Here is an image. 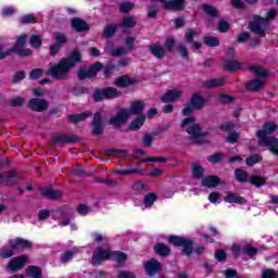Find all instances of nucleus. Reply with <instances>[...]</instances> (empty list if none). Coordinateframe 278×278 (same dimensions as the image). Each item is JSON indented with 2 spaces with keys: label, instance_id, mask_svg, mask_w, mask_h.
Returning <instances> with one entry per match:
<instances>
[{
  "label": "nucleus",
  "instance_id": "nucleus-1",
  "mask_svg": "<svg viewBox=\"0 0 278 278\" xmlns=\"http://www.w3.org/2000/svg\"><path fill=\"white\" fill-rule=\"evenodd\" d=\"M81 64V53L78 50L72 51L67 58L61 59L50 67V75L59 81L71 79V70Z\"/></svg>",
  "mask_w": 278,
  "mask_h": 278
},
{
  "label": "nucleus",
  "instance_id": "nucleus-2",
  "mask_svg": "<svg viewBox=\"0 0 278 278\" xmlns=\"http://www.w3.org/2000/svg\"><path fill=\"white\" fill-rule=\"evenodd\" d=\"M277 129V123L268 122L256 132L258 147H265L268 151L274 153V155H278V138L271 137V134H275Z\"/></svg>",
  "mask_w": 278,
  "mask_h": 278
},
{
  "label": "nucleus",
  "instance_id": "nucleus-3",
  "mask_svg": "<svg viewBox=\"0 0 278 278\" xmlns=\"http://www.w3.org/2000/svg\"><path fill=\"white\" fill-rule=\"evenodd\" d=\"M194 123H197V117L189 116L181 122L180 127L181 129H186L191 144H207V142H210L207 140L208 132L204 131L203 127Z\"/></svg>",
  "mask_w": 278,
  "mask_h": 278
},
{
  "label": "nucleus",
  "instance_id": "nucleus-4",
  "mask_svg": "<svg viewBox=\"0 0 278 278\" xmlns=\"http://www.w3.org/2000/svg\"><path fill=\"white\" fill-rule=\"evenodd\" d=\"M203 108H205V98H203V96H201L200 93L195 92L191 96L190 101L182 109V115L190 116L192 112H199L203 110Z\"/></svg>",
  "mask_w": 278,
  "mask_h": 278
},
{
  "label": "nucleus",
  "instance_id": "nucleus-5",
  "mask_svg": "<svg viewBox=\"0 0 278 278\" xmlns=\"http://www.w3.org/2000/svg\"><path fill=\"white\" fill-rule=\"evenodd\" d=\"M168 242L174 247H181L182 253L187 257H190L192 253H194V242L191 239L179 236H172L169 237Z\"/></svg>",
  "mask_w": 278,
  "mask_h": 278
},
{
  "label": "nucleus",
  "instance_id": "nucleus-6",
  "mask_svg": "<svg viewBox=\"0 0 278 278\" xmlns=\"http://www.w3.org/2000/svg\"><path fill=\"white\" fill-rule=\"evenodd\" d=\"M249 29L252 34H256L260 38L266 37V29H268V20L260 15H255L254 20L249 23Z\"/></svg>",
  "mask_w": 278,
  "mask_h": 278
},
{
  "label": "nucleus",
  "instance_id": "nucleus-7",
  "mask_svg": "<svg viewBox=\"0 0 278 278\" xmlns=\"http://www.w3.org/2000/svg\"><path fill=\"white\" fill-rule=\"evenodd\" d=\"M26 43L27 35H21L13 45V48L9 49V51H11V55L16 53L20 58H29V55H31V50L29 48L24 49Z\"/></svg>",
  "mask_w": 278,
  "mask_h": 278
},
{
  "label": "nucleus",
  "instance_id": "nucleus-8",
  "mask_svg": "<svg viewBox=\"0 0 278 278\" xmlns=\"http://www.w3.org/2000/svg\"><path fill=\"white\" fill-rule=\"evenodd\" d=\"M103 68V64L101 62H97L96 64L91 65L88 70L86 66H83L78 70L77 77L79 81H84L85 79L97 77V73Z\"/></svg>",
  "mask_w": 278,
  "mask_h": 278
},
{
  "label": "nucleus",
  "instance_id": "nucleus-9",
  "mask_svg": "<svg viewBox=\"0 0 278 278\" xmlns=\"http://www.w3.org/2000/svg\"><path fill=\"white\" fill-rule=\"evenodd\" d=\"M90 128L93 136H103L105 124L103 123V115L101 114V112H97L93 114V118L90 123Z\"/></svg>",
  "mask_w": 278,
  "mask_h": 278
},
{
  "label": "nucleus",
  "instance_id": "nucleus-10",
  "mask_svg": "<svg viewBox=\"0 0 278 278\" xmlns=\"http://www.w3.org/2000/svg\"><path fill=\"white\" fill-rule=\"evenodd\" d=\"M112 260V251L97 248L92 254L91 264L92 266H99L101 262Z\"/></svg>",
  "mask_w": 278,
  "mask_h": 278
},
{
  "label": "nucleus",
  "instance_id": "nucleus-11",
  "mask_svg": "<svg viewBox=\"0 0 278 278\" xmlns=\"http://www.w3.org/2000/svg\"><path fill=\"white\" fill-rule=\"evenodd\" d=\"M28 108L33 112H47L49 110V101L40 98H33L28 102Z\"/></svg>",
  "mask_w": 278,
  "mask_h": 278
},
{
  "label": "nucleus",
  "instance_id": "nucleus-12",
  "mask_svg": "<svg viewBox=\"0 0 278 278\" xmlns=\"http://www.w3.org/2000/svg\"><path fill=\"white\" fill-rule=\"evenodd\" d=\"M129 118V113L127 110H121L115 116L110 118V125L112 127H115V129H118L119 127H123L127 123V119Z\"/></svg>",
  "mask_w": 278,
  "mask_h": 278
},
{
  "label": "nucleus",
  "instance_id": "nucleus-13",
  "mask_svg": "<svg viewBox=\"0 0 278 278\" xmlns=\"http://www.w3.org/2000/svg\"><path fill=\"white\" fill-rule=\"evenodd\" d=\"M143 268L148 277H153V275H157V273H162V263H159V261L155 258H151L143 264Z\"/></svg>",
  "mask_w": 278,
  "mask_h": 278
},
{
  "label": "nucleus",
  "instance_id": "nucleus-14",
  "mask_svg": "<svg viewBox=\"0 0 278 278\" xmlns=\"http://www.w3.org/2000/svg\"><path fill=\"white\" fill-rule=\"evenodd\" d=\"M104 52L106 55H111V58H121V55H127L128 51L127 48L114 47V43L112 41H109L104 47Z\"/></svg>",
  "mask_w": 278,
  "mask_h": 278
},
{
  "label": "nucleus",
  "instance_id": "nucleus-15",
  "mask_svg": "<svg viewBox=\"0 0 278 278\" xmlns=\"http://www.w3.org/2000/svg\"><path fill=\"white\" fill-rule=\"evenodd\" d=\"M27 262H29V258L26 255L14 257L9 262L8 268H10L12 273H16V270H21V268H24Z\"/></svg>",
  "mask_w": 278,
  "mask_h": 278
},
{
  "label": "nucleus",
  "instance_id": "nucleus-16",
  "mask_svg": "<svg viewBox=\"0 0 278 278\" xmlns=\"http://www.w3.org/2000/svg\"><path fill=\"white\" fill-rule=\"evenodd\" d=\"M9 244L13 251H25V249H31V241L23 238H16L9 241Z\"/></svg>",
  "mask_w": 278,
  "mask_h": 278
},
{
  "label": "nucleus",
  "instance_id": "nucleus-17",
  "mask_svg": "<svg viewBox=\"0 0 278 278\" xmlns=\"http://www.w3.org/2000/svg\"><path fill=\"white\" fill-rule=\"evenodd\" d=\"M136 84H138V80L129 77V75L118 76L114 81V86L117 88H129V86H136Z\"/></svg>",
  "mask_w": 278,
  "mask_h": 278
},
{
  "label": "nucleus",
  "instance_id": "nucleus-18",
  "mask_svg": "<svg viewBox=\"0 0 278 278\" xmlns=\"http://www.w3.org/2000/svg\"><path fill=\"white\" fill-rule=\"evenodd\" d=\"M186 7V0H168L164 4V10L169 12H181Z\"/></svg>",
  "mask_w": 278,
  "mask_h": 278
},
{
  "label": "nucleus",
  "instance_id": "nucleus-19",
  "mask_svg": "<svg viewBox=\"0 0 278 278\" xmlns=\"http://www.w3.org/2000/svg\"><path fill=\"white\" fill-rule=\"evenodd\" d=\"M71 25L75 31H90V26L88 25V22L81 20L80 17H74L71 22Z\"/></svg>",
  "mask_w": 278,
  "mask_h": 278
},
{
  "label": "nucleus",
  "instance_id": "nucleus-20",
  "mask_svg": "<svg viewBox=\"0 0 278 278\" xmlns=\"http://www.w3.org/2000/svg\"><path fill=\"white\" fill-rule=\"evenodd\" d=\"M181 94H184L181 90L172 89L161 98V101L163 103H174V101H177V99H181Z\"/></svg>",
  "mask_w": 278,
  "mask_h": 278
},
{
  "label": "nucleus",
  "instance_id": "nucleus-21",
  "mask_svg": "<svg viewBox=\"0 0 278 278\" xmlns=\"http://www.w3.org/2000/svg\"><path fill=\"white\" fill-rule=\"evenodd\" d=\"M149 51L154 58H156V60H163V58H166V49L160 43L149 46Z\"/></svg>",
  "mask_w": 278,
  "mask_h": 278
},
{
  "label": "nucleus",
  "instance_id": "nucleus-22",
  "mask_svg": "<svg viewBox=\"0 0 278 278\" xmlns=\"http://www.w3.org/2000/svg\"><path fill=\"white\" fill-rule=\"evenodd\" d=\"M42 197H46V199H62L64 197V193L60 190L53 189V187H46L41 189Z\"/></svg>",
  "mask_w": 278,
  "mask_h": 278
},
{
  "label": "nucleus",
  "instance_id": "nucleus-23",
  "mask_svg": "<svg viewBox=\"0 0 278 278\" xmlns=\"http://www.w3.org/2000/svg\"><path fill=\"white\" fill-rule=\"evenodd\" d=\"M78 141H79V138L75 136H53L52 137L53 144H64V143L71 144Z\"/></svg>",
  "mask_w": 278,
  "mask_h": 278
},
{
  "label": "nucleus",
  "instance_id": "nucleus-24",
  "mask_svg": "<svg viewBox=\"0 0 278 278\" xmlns=\"http://www.w3.org/2000/svg\"><path fill=\"white\" fill-rule=\"evenodd\" d=\"M143 111H144V103L142 101L138 100V101H135L131 103L127 113H128V116H129V114L137 116V115L142 114Z\"/></svg>",
  "mask_w": 278,
  "mask_h": 278
},
{
  "label": "nucleus",
  "instance_id": "nucleus-25",
  "mask_svg": "<svg viewBox=\"0 0 278 278\" xmlns=\"http://www.w3.org/2000/svg\"><path fill=\"white\" fill-rule=\"evenodd\" d=\"M153 249L154 253L161 257H168L170 255V248L164 243H156Z\"/></svg>",
  "mask_w": 278,
  "mask_h": 278
},
{
  "label": "nucleus",
  "instance_id": "nucleus-26",
  "mask_svg": "<svg viewBox=\"0 0 278 278\" xmlns=\"http://www.w3.org/2000/svg\"><path fill=\"white\" fill-rule=\"evenodd\" d=\"M220 184V177L218 176H206L202 179V186L205 188H216Z\"/></svg>",
  "mask_w": 278,
  "mask_h": 278
},
{
  "label": "nucleus",
  "instance_id": "nucleus-27",
  "mask_svg": "<svg viewBox=\"0 0 278 278\" xmlns=\"http://www.w3.org/2000/svg\"><path fill=\"white\" fill-rule=\"evenodd\" d=\"M224 201L226 203H237L238 205H244V203H247V199L236 193H228L226 197H224Z\"/></svg>",
  "mask_w": 278,
  "mask_h": 278
},
{
  "label": "nucleus",
  "instance_id": "nucleus-28",
  "mask_svg": "<svg viewBox=\"0 0 278 278\" xmlns=\"http://www.w3.org/2000/svg\"><path fill=\"white\" fill-rule=\"evenodd\" d=\"M26 275L30 278H42V269L39 266H28L26 269Z\"/></svg>",
  "mask_w": 278,
  "mask_h": 278
},
{
  "label": "nucleus",
  "instance_id": "nucleus-29",
  "mask_svg": "<svg viewBox=\"0 0 278 278\" xmlns=\"http://www.w3.org/2000/svg\"><path fill=\"white\" fill-rule=\"evenodd\" d=\"M92 116V113L90 112H83L80 114H76V115H68L67 118L70 121V123H81L84 121H86V118Z\"/></svg>",
  "mask_w": 278,
  "mask_h": 278
},
{
  "label": "nucleus",
  "instance_id": "nucleus-30",
  "mask_svg": "<svg viewBox=\"0 0 278 278\" xmlns=\"http://www.w3.org/2000/svg\"><path fill=\"white\" fill-rule=\"evenodd\" d=\"M202 10L207 16H211V18H218V9H216V7L204 3L202 4Z\"/></svg>",
  "mask_w": 278,
  "mask_h": 278
},
{
  "label": "nucleus",
  "instance_id": "nucleus-31",
  "mask_svg": "<svg viewBox=\"0 0 278 278\" xmlns=\"http://www.w3.org/2000/svg\"><path fill=\"white\" fill-rule=\"evenodd\" d=\"M264 87V81L260 79L251 80L245 85L247 90L250 92H257V90H261Z\"/></svg>",
  "mask_w": 278,
  "mask_h": 278
},
{
  "label": "nucleus",
  "instance_id": "nucleus-32",
  "mask_svg": "<svg viewBox=\"0 0 278 278\" xmlns=\"http://www.w3.org/2000/svg\"><path fill=\"white\" fill-rule=\"evenodd\" d=\"M147 117L144 115L138 116L135 121H132L128 127L130 131H138L142 125H144V121Z\"/></svg>",
  "mask_w": 278,
  "mask_h": 278
},
{
  "label": "nucleus",
  "instance_id": "nucleus-33",
  "mask_svg": "<svg viewBox=\"0 0 278 278\" xmlns=\"http://www.w3.org/2000/svg\"><path fill=\"white\" fill-rule=\"evenodd\" d=\"M225 84V78H213L204 81V88H220Z\"/></svg>",
  "mask_w": 278,
  "mask_h": 278
},
{
  "label": "nucleus",
  "instance_id": "nucleus-34",
  "mask_svg": "<svg viewBox=\"0 0 278 278\" xmlns=\"http://www.w3.org/2000/svg\"><path fill=\"white\" fill-rule=\"evenodd\" d=\"M106 99H118V97H123V92L118 91L114 87L104 88Z\"/></svg>",
  "mask_w": 278,
  "mask_h": 278
},
{
  "label": "nucleus",
  "instance_id": "nucleus-35",
  "mask_svg": "<svg viewBox=\"0 0 278 278\" xmlns=\"http://www.w3.org/2000/svg\"><path fill=\"white\" fill-rule=\"evenodd\" d=\"M235 177L237 181H240L241 184L249 181V173L244 172L242 168L235 170Z\"/></svg>",
  "mask_w": 278,
  "mask_h": 278
},
{
  "label": "nucleus",
  "instance_id": "nucleus-36",
  "mask_svg": "<svg viewBox=\"0 0 278 278\" xmlns=\"http://www.w3.org/2000/svg\"><path fill=\"white\" fill-rule=\"evenodd\" d=\"M224 67L227 71H240V68H242V64H240V62L235 60H227L225 61Z\"/></svg>",
  "mask_w": 278,
  "mask_h": 278
},
{
  "label": "nucleus",
  "instance_id": "nucleus-37",
  "mask_svg": "<svg viewBox=\"0 0 278 278\" xmlns=\"http://www.w3.org/2000/svg\"><path fill=\"white\" fill-rule=\"evenodd\" d=\"M119 27H126V28L136 27V18H134V16L131 15L125 16L119 23Z\"/></svg>",
  "mask_w": 278,
  "mask_h": 278
},
{
  "label": "nucleus",
  "instance_id": "nucleus-38",
  "mask_svg": "<svg viewBox=\"0 0 278 278\" xmlns=\"http://www.w3.org/2000/svg\"><path fill=\"white\" fill-rule=\"evenodd\" d=\"M105 99H108L105 93V88L104 89L97 88L93 92V101H96V103H101V101H105Z\"/></svg>",
  "mask_w": 278,
  "mask_h": 278
},
{
  "label": "nucleus",
  "instance_id": "nucleus-39",
  "mask_svg": "<svg viewBox=\"0 0 278 278\" xmlns=\"http://www.w3.org/2000/svg\"><path fill=\"white\" fill-rule=\"evenodd\" d=\"M29 45L33 49H40V47H42V38L39 35H31Z\"/></svg>",
  "mask_w": 278,
  "mask_h": 278
},
{
  "label": "nucleus",
  "instance_id": "nucleus-40",
  "mask_svg": "<svg viewBox=\"0 0 278 278\" xmlns=\"http://www.w3.org/2000/svg\"><path fill=\"white\" fill-rule=\"evenodd\" d=\"M252 186H256V188H262V186H266V179L261 176H251L249 179Z\"/></svg>",
  "mask_w": 278,
  "mask_h": 278
},
{
  "label": "nucleus",
  "instance_id": "nucleus-41",
  "mask_svg": "<svg viewBox=\"0 0 278 278\" xmlns=\"http://www.w3.org/2000/svg\"><path fill=\"white\" fill-rule=\"evenodd\" d=\"M53 38L56 40V45H61V47H64L68 42V37L62 33H53Z\"/></svg>",
  "mask_w": 278,
  "mask_h": 278
},
{
  "label": "nucleus",
  "instance_id": "nucleus-42",
  "mask_svg": "<svg viewBox=\"0 0 278 278\" xmlns=\"http://www.w3.org/2000/svg\"><path fill=\"white\" fill-rule=\"evenodd\" d=\"M155 139L154 135L146 132L142 137V146L146 148H151L153 147V140Z\"/></svg>",
  "mask_w": 278,
  "mask_h": 278
},
{
  "label": "nucleus",
  "instance_id": "nucleus-43",
  "mask_svg": "<svg viewBox=\"0 0 278 278\" xmlns=\"http://www.w3.org/2000/svg\"><path fill=\"white\" fill-rule=\"evenodd\" d=\"M203 167L200 164H193L191 168V173L194 179H201L203 177Z\"/></svg>",
  "mask_w": 278,
  "mask_h": 278
},
{
  "label": "nucleus",
  "instance_id": "nucleus-44",
  "mask_svg": "<svg viewBox=\"0 0 278 278\" xmlns=\"http://www.w3.org/2000/svg\"><path fill=\"white\" fill-rule=\"evenodd\" d=\"M250 72L253 73L256 77H267L268 76V72H266V70H264V67H260V66H251Z\"/></svg>",
  "mask_w": 278,
  "mask_h": 278
},
{
  "label": "nucleus",
  "instance_id": "nucleus-45",
  "mask_svg": "<svg viewBox=\"0 0 278 278\" xmlns=\"http://www.w3.org/2000/svg\"><path fill=\"white\" fill-rule=\"evenodd\" d=\"M115 257L118 264H123L127 261V254L121 251H113L111 252V258Z\"/></svg>",
  "mask_w": 278,
  "mask_h": 278
},
{
  "label": "nucleus",
  "instance_id": "nucleus-46",
  "mask_svg": "<svg viewBox=\"0 0 278 278\" xmlns=\"http://www.w3.org/2000/svg\"><path fill=\"white\" fill-rule=\"evenodd\" d=\"M203 40L206 47H218L220 45V40H218L216 37L205 36Z\"/></svg>",
  "mask_w": 278,
  "mask_h": 278
},
{
  "label": "nucleus",
  "instance_id": "nucleus-47",
  "mask_svg": "<svg viewBox=\"0 0 278 278\" xmlns=\"http://www.w3.org/2000/svg\"><path fill=\"white\" fill-rule=\"evenodd\" d=\"M14 177H16V172H9L5 179L2 180V184H4V186H16Z\"/></svg>",
  "mask_w": 278,
  "mask_h": 278
},
{
  "label": "nucleus",
  "instance_id": "nucleus-48",
  "mask_svg": "<svg viewBox=\"0 0 278 278\" xmlns=\"http://www.w3.org/2000/svg\"><path fill=\"white\" fill-rule=\"evenodd\" d=\"M258 162H262V156L260 154H252L245 160L247 166H255Z\"/></svg>",
  "mask_w": 278,
  "mask_h": 278
},
{
  "label": "nucleus",
  "instance_id": "nucleus-49",
  "mask_svg": "<svg viewBox=\"0 0 278 278\" xmlns=\"http://www.w3.org/2000/svg\"><path fill=\"white\" fill-rule=\"evenodd\" d=\"M76 212L80 216H86V215L90 214V212H92V208L86 204H78L76 207Z\"/></svg>",
  "mask_w": 278,
  "mask_h": 278
},
{
  "label": "nucleus",
  "instance_id": "nucleus-50",
  "mask_svg": "<svg viewBox=\"0 0 278 278\" xmlns=\"http://www.w3.org/2000/svg\"><path fill=\"white\" fill-rule=\"evenodd\" d=\"M114 34H116V26L115 25H108L103 33L102 36L103 38H112V36H114Z\"/></svg>",
  "mask_w": 278,
  "mask_h": 278
},
{
  "label": "nucleus",
  "instance_id": "nucleus-51",
  "mask_svg": "<svg viewBox=\"0 0 278 278\" xmlns=\"http://www.w3.org/2000/svg\"><path fill=\"white\" fill-rule=\"evenodd\" d=\"M134 8H136L134 2H124L119 5V12H122V14H127V12H131Z\"/></svg>",
  "mask_w": 278,
  "mask_h": 278
},
{
  "label": "nucleus",
  "instance_id": "nucleus-52",
  "mask_svg": "<svg viewBox=\"0 0 278 278\" xmlns=\"http://www.w3.org/2000/svg\"><path fill=\"white\" fill-rule=\"evenodd\" d=\"M155 201H157V195H155V193H149L143 199L146 207H151Z\"/></svg>",
  "mask_w": 278,
  "mask_h": 278
},
{
  "label": "nucleus",
  "instance_id": "nucleus-53",
  "mask_svg": "<svg viewBox=\"0 0 278 278\" xmlns=\"http://www.w3.org/2000/svg\"><path fill=\"white\" fill-rule=\"evenodd\" d=\"M116 175L126 176V175H142V172L137 168H130L125 170H115Z\"/></svg>",
  "mask_w": 278,
  "mask_h": 278
},
{
  "label": "nucleus",
  "instance_id": "nucleus-54",
  "mask_svg": "<svg viewBox=\"0 0 278 278\" xmlns=\"http://www.w3.org/2000/svg\"><path fill=\"white\" fill-rule=\"evenodd\" d=\"M14 251H16V250H13L12 248H11V249L2 248V249L0 250V257H1L2 260H8V258H10V257H13Z\"/></svg>",
  "mask_w": 278,
  "mask_h": 278
},
{
  "label": "nucleus",
  "instance_id": "nucleus-55",
  "mask_svg": "<svg viewBox=\"0 0 278 278\" xmlns=\"http://www.w3.org/2000/svg\"><path fill=\"white\" fill-rule=\"evenodd\" d=\"M223 157H225V154L218 152L213 155H210L207 160L208 162H211V164H218V162H223Z\"/></svg>",
  "mask_w": 278,
  "mask_h": 278
},
{
  "label": "nucleus",
  "instance_id": "nucleus-56",
  "mask_svg": "<svg viewBox=\"0 0 278 278\" xmlns=\"http://www.w3.org/2000/svg\"><path fill=\"white\" fill-rule=\"evenodd\" d=\"M242 253H244V255H257V249H255L254 247H251V244H245L242 250Z\"/></svg>",
  "mask_w": 278,
  "mask_h": 278
},
{
  "label": "nucleus",
  "instance_id": "nucleus-57",
  "mask_svg": "<svg viewBox=\"0 0 278 278\" xmlns=\"http://www.w3.org/2000/svg\"><path fill=\"white\" fill-rule=\"evenodd\" d=\"M240 138V134L233 131L230 132L227 137H226V142H228L229 144H236V142H238V139Z\"/></svg>",
  "mask_w": 278,
  "mask_h": 278
},
{
  "label": "nucleus",
  "instance_id": "nucleus-58",
  "mask_svg": "<svg viewBox=\"0 0 278 278\" xmlns=\"http://www.w3.org/2000/svg\"><path fill=\"white\" fill-rule=\"evenodd\" d=\"M135 42H136V38L131 36L126 37L125 45L127 47V51H134L136 49Z\"/></svg>",
  "mask_w": 278,
  "mask_h": 278
},
{
  "label": "nucleus",
  "instance_id": "nucleus-59",
  "mask_svg": "<svg viewBox=\"0 0 278 278\" xmlns=\"http://www.w3.org/2000/svg\"><path fill=\"white\" fill-rule=\"evenodd\" d=\"M42 75H45V72L42 71V68H35L30 72L29 77L30 79H40Z\"/></svg>",
  "mask_w": 278,
  "mask_h": 278
},
{
  "label": "nucleus",
  "instance_id": "nucleus-60",
  "mask_svg": "<svg viewBox=\"0 0 278 278\" xmlns=\"http://www.w3.org/2000/svg\"><path fill=\"white\" fill-rule=\"evenodd\" d=\"M215 260L217 262H225L227 260V252L225 250H216Z\"/></svg>",
  "mask_w": 278,
  "mask_h": 278
},
{
  "label": "nucleus",
  "instance_id": "nucleus-61",
  "mask_svg": "<svg viewBox=\"0 0 278 278\" xmlns=\"http://www.w3.org/2000/svg\"><path fill=\"white\" fill-rule=\"evenodd\" d=\"M219 129L222 131H231V129H236V124H233L231 122H225V123L220 124Z\"/></svg>",
  "mask_w": 278,
  "mask_h": 278
},
{
  "label": "nucleus",
  "instance_id": "nucleus-62",
  "mask_svg": "<svg viewBox=\"0 0 278 278\" xmlns=\"http://www.w3.org/2000/svg\"><path fill=\"white\" fill-rule=\"evenodd\" d=\"M197 31H194V29H188L185 34V40L186 42L190 43V42H194V36H195Z\"/></svg>",
  "mask_w": 278,
  "mask_h": 278
},
{
  "label": "nucleus",
  "instance_id": "nucleus-63",
  "mask_svg": "<svg viewBox=\"0 0 278 278\" xmlns=\"http://www.w3.org/2000/svg\"><path fill=\"white\" fill-rule=\"evenodd\" d=\"M262 278H277V271L275 269H264Z\"/></svg>",
  "mask_w": 278,
  "mask_h": 278
},
{
  "label": "nucleus",
  "instance_id": "nucleus-64",
  "mask_svg": "<svg viewBox=\"0 0 278 278\" xmlns=\"http://www.w3.org/2000/svg\"><path fill=\"white\" fill-rule=\"evenodd\" d=\"M117 278H136V274L134 271L121 270Z\"/></svg>",
  "mask_w": 278,
  "mask_h": 278
}]
</instances>
